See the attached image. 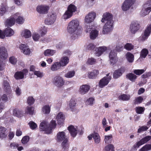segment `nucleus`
Segmentation results:
<instances>
[{
    "label": "nucleus",
    "instance_id": "nucleus-1",
    "mask_svg": "<svg viewBox=\"0 0 151 151\" xmlns=\"http://www.w3.org/2000/svg\"><path fill=\"white\" fill-rule=\"evenodd\" d=\"M101 21L102 22L105 23L103 28L102 33L105 35L110 33L113 29V21L112 20V15L109 13H104Z\"/></svg>",
    "mask_w": 151,
    "mask_h": 151
},
{
    "label": "nucleus",
    "instance_id": "nucleus-2",
    "mask_svg": "<svg viewBox=\"0 0 151 151\" xmlns=\"http://www.w3.org/2000/svg\"><path fill=\"white\" fill-rule=\"evenodd\" d=\"M79 25V22L77 19L72 20L68 24L67 31L71 35L72 39H75L77 37Z\"/></svg>",
    "mask_w": 151,
    "mask_h": 151
},
{
    "label": "nucleus",
    "instance_id": "nucleus-3",
    "mask_svg": "<svg viewBox=\"0 0 151 151\" xmlns=\"http://www.w3.org/2000/svg\"><path fill=\"white\" fill-rule=\"evenodd\" d=\"M94 24H86L85 30L86 33L89 34V37L91 40L95 39L98 36L99 30Z\"/></svg>",
    "mask_w": 151,
    "mask_h": 151
},
{
    "label": "nucleus",
    "instance_id": "nucleus-4",
    "mask_svg": "<svg viewBox=\"0 0 151 151\" xmlns=\"http://www.w3.org/2000/svg\"><path fill=\"white\" fill-rule=\"evenodd\" d=\"M96 17V14L94 12H89L86 15L84 19L85 23L88 24L93 22Z\"/></svg>",
    "mask_w": 151,
    "mask_h": 151
},
{
    "label": "nucleus",
    "instance_id": "nucleus-5",
    "mask_svg": "<svg viewBox=\"0 0 151 151\" xmlns=\"http://www.w3.org/2000/svg\"><path fill=\"white\" fill-rule=\"evenodd\" d=\"M111 75L108 73L106 76L101 79L99 83V87L102 88L107 85L111 79Z\"/></svg>",
    "mask_w": 151,
    "mask_h": 151
},
{
    "label": "nucleus",
    "instance_id": "nucleus-6",
    "mask_svg": "<svg viewBox=\"0 0 151 151\" xmlns=\"http://www.w3.org/2000/svg\"><path fill=\"white\" fill-rule=\"evenodd\" d=\"M135 0H125L122 6V9L124 11L129 10L134 4Z\"/></svg>",
    "mask_w": 151,
    "mask_h": 151
},
{
    "label": "nucleus",
    "instance_id": "nucleus-7",
    "mask_svg": "<svg viewBox=\"0 0 151 151\" xmlns=\"http://www.w3.org/2000/svg\"><path fill=\"white\" fill-rule=\"evenodd\" d=\"M53 82L58 87H62L64 84L65 81L63 78L60 76H56L54 78Z\"/></svg>",
    "mask_w": 151,
    "mask_h": 151
},
{
    "label": "nucleus",
    "instance_id": "nucleus-8",
    "mask_svg": "<svg viewBox=\"0 0 151 151\" xmlns=\"http://www.w3.org/2000/svg\"><path fill=\"white\" fill-rule=\"evenodd\" d=\"M28 70L25 69L21 71L16 72L14 75V78L17 80L21 79L23 78L28 73Z\"/></svg>",
    "mask_w": 151,
    "mask_h": 151
},
{
    "label": "nucleus",
    "instance_id": "nucleus-9",
    "mask_svg": "<svg viewBox=\"0 0 151 151\" xmlns=\"http://www.w3.org/2000/svg\"><path fill=\"white\" fill-rule=\"evenodd\" d=\"M139 25L138 22L133 21L130 26V31L131 33L134 34L139 29Z\"/></svg>",
    "mask_w": 151,
    "mask_h": 151
},
{
    "label": "nucleus",
    "instance_id": "nucleus-10",
    "mask_svg": "<svg viewBox=\"0 0 151 151\" xmlns=\"http://www.w3.org/2000/svg\"><path fill=\"white\" fill-rule=\"evenodd\" d=\"M49 8V6L43 4L39 5L37 7L36 11L39 14H45L48 12Z\"/></svg>",
    "mask_w": 151,
    "mask_h": 151
},
{
    "label": "nucleus",
    "instance_id": "nucleus-11",
    "mask_svg": "<svg viewBox=\"0 0 151 151\" xmlns=\"http://www.w3.org/2000/svg\"><path fill=\"white\" fill-rule=\"evenodd\" d=\"M19 48L21 52L25 55H29L31 53V50L29 47L26 44H21Z\"/></svg>",
    "mask_w": 151,
    "mask_h": 151
},
{
    "label": "nucleus",
    "instance_id": "nucleus-12",
    "mask_svg": "<svg viewBox=\"0 0 151 151\" xmlns=\"http://www.w3.org/2000/svg\"><path fill=\"white\" fill-rule=\"evenodd\" d=\"M56 14H54L48 15L45 21V24L48 25L53 24L56 20Z\"/></svg>",
    "mask_w": 151,
    "mask_h": 151
},
{
    "label": "nucleus",
    "instance_id": "nucleus-13",
    "mask_svg": "<svg viewBox=\"0 0 151 151\" xmlns=\"http://www.w3.org/2000/svg\"><path fill=\"white\" fill-rule=\"evenodd\" d=\"M109 58L110 64L112 65L116 63L118 60L116 54L114 50H112L110 52Z\"/></svg>",
    "mask_w": 151,
    "mask_h": 151
},
{
    "label": "nucleus",
    "instance_id": "nucleus-14",
    "mask_svg": "<svg viewBox=\"0 0 151 151\" xmlns=\"http://www.w3.org/2000/svg\"><path fill=\"white\" fill-rule=\"evenodd\" d=\"M8 56L7 50L4 47H0V60L5 61Z\"/></svg>",
    "mask_w": 151,
    "mask_h": 151
},
{
    "label": "nucleus",
    "instance_id": "nucleus-15",
    "mask_svg": "<svg viewBox=\"0 0 151 151\" xmlns=\"http://www.w3.org/2000/svg\"><path fill=\"white\" fill-rule=\"evenodd\" d=\"M65 116L62 112H59L56 116V119L58 124L62 125L63 124L65 119Z\"/></svg>",
    "mask_w": 151,
    "mask_h": 151
},
{
    "label": "nucleus",
    "instance_id": "nucleus-16",
    "mask_svg": "<svg viewBox=\"0 0 151 151\" xmlns=\"http://www.w3.org/2000/svg\"><path fill=\"white\" fill-rule=\"evenodd\" d=\"M107 50V47L105 46L99 47L95 49L96 55L98 57L100 56L104 52Z\"/></svg>",
    "mask_w": 151,
    "mask_h": 151
},
{
    "label": "nucleus",
    "instance_id": "nucleus-17",
    "mask_svg": "<svg viewBox=\"0 0 151 151\" xmlns=\"http://www.w3.org/2000/svg\"><path fill=\"white\" fill-rule=\"evenodd\" d=\"M56 139L58 142H63L65 139H68L64 132H59L57 134Z\"/></svg>",
    "mask_w": 151,
    "mask_h": 151
},
{
    "label": "nucleus",
    "instance_id": "nucleus-18",
    "mask_svg": "<svg viewBox=\"0 0 151 151\" xmlns=\"http://www.w3.org/2000/svg\"><path fill=\"white\" fill-rule=\"evenodd\" d=\"M71 136L73 137H75L78 132V129L76 126L71 125L68 127Z\"/></svg>",
    "mask_w": 151,
    "mask_h": 151
},
{
    "label": "nucleus",
    "instance_id": "nucleus-19",
    "mask_svg": "<svg viewBox=\"0 0 151 151\" xmlns=\"http://www.w3.org/2000/svg\"><path fill=\"white\" fill-rule=\"evenodd\" d=\"M21 36L22 37L25 39H28L32 36V33L31 31L27 29H24L21 32Z\"/></svg>",
    "mask_w": 151,
    "mask_h": 151
},
{
    "label": "nucleus",
    "instance_id": "nucleus-20",
    "mask_svg": "<svg viewBox=\"0 0 151 151\" xmlns=\"http://www.w3.org/2000/svg\"><path fill=\"white\" fill-rule=\"evenodd\" d=\"M148 54V56L150 58H151V47L149 53L147 49L146 48L143 49L140 52V57L139 59L140 58H145Z\"/></svg>",
    "mask_w": 151,
    "mask_h": 151
},
{
    "label": "nucleus",
    "instance_id": "nucleus-21",
    "mask_svg": "<svg viewBox=\"0 0 151 151\" xmlns=\"http://www.w3.org/2000/svg\"><path fill=\"white\" fill-rule=\"evenodd\" d=\"M90 88V86L88 85H83L81 86L79 89V92L82 94H84L88 92Z\"/></svg>",
    "mask_w": 151,
    "mask_h": 151
},
{
    "label": "nucleus",
    "instance_id": "nucleus-22",
    "mask_svg": "<svg viewBox=\"0 0 151 151\" xmlns=\"http://www.w3.org/2000/svg\"><path fill=\"white\" fill-rule=\"evenodd\" d=\"M99 71L94 70L91 71L89 72L87 74L88 77L90 79L95 78L99 75Z\"/></svg>",
    "mask_w": 151,
    "mask_h": 151
},
{
    "label": "nucleus",
    "instance_id": "nucleus-23",
    "mask_svg": "<svg viewBox=\"0 0 151 151\" xmlns=\"http://www.w3.org/2000/svg\"><path fill=\"white\" fill-rule=\"evenodd\" d=\"M69 58L67 56H63L60 59L59 63L62 67L66 66L69 63Z\"/></svg>",
    "mask_w": 151,
    "mask_h": 151
},
{
    "label": "nucleus",
    "instance_id": "nucleus-24",
    "mask_svg": "<svg viewBox=\"0 0 151 151\" xmlns=\"http://www.w3.org/2000/svg\"><path fill=\"white\" fill-rule=\"evenodd\" d=\"M151 139V136H147L142 139L137 143V146L139 147V146L146 143Z\"/></svg>",
    "mask_w": 151,
    "mask_h": 151
},
{
    "label": "nucleus",
    "instance_id": "nucleus-25",
    "mask_svg": "<svg viewBox=\"0 0 151 151\" xmlns=\"http://www.w3.org/2000/svg\"><path fill=\"white\" fill-rule=\"evenodd\" d=\"M14 16L16 18L17 22L18 24H22L24 22V19L22 16L20 15V13H17L14 14Z\"/></svg>",
    "mask_w": 151,
    "mask_h": 151
},
{
    "label": "nucleus",
    "instance_id": "nucleus-26",
    "mask_svg": "<svg viewBox=\"0 0 151 151\" xmlns=\"http://www.w3.org/2000/svg\"><path fill=\"white\" fill-rule=\"evenodd\" d=\"M40 128L41 130L45 131V133L47 134L49 130V126L47 121H44L42 122L40 124Z\"/></svg>",
    "mask_w": 151,
    "mask_h": 151
},
{
    "label": "nucleus",
    "instance_id": "nucleus-27",
    "mask_svg": "<svg viewBox=\"0 0 151 151\" xmlns=\"http://www.w3.org/2000/svg\"><path fill=\"white\" fill-rule=\"evenodd\" d=\"M37 31L40 34L41 36L45 35L47 31V27L44 25H42L40 27Z\"/></svg>",
    "mask_w": 151,
    "mask_h": 151
},
{
    "label": "nucleus",
    "instance_id": "nucleus-28",
    "mask_svg": "<svg viewBox=\"0 0 151 151\" xmlns=\"http://www.w3.org/2000/svg\"><path fill=\"white\" fill-rule=\"evenodd\" d=\"M124 71V68H122L115 70L113 73V77L114 78H118L122 75Z\"/></svg>",
    "mask_w": 151,
    "mask_h": 151
},
{
    "label": "nucleus",
    "instance_id": "nucleus-29",
    "mask_svg": "<svg viewBox=\"0 0 151 151\" xmlns=\"http://www.w3.org/2000/svg\"><path fill=\"white\" fill-rule=\"evenodd\" d=\"M57 125L56 121L55 120L52 119L50 122V123L48 125L49 128L48 131L47 132V134L51 133L52 129H55Z\"/></svg>",
    "mask_w": 151,
    "mask_h": 151
},
{
    "label": "nucleus",
    "instance_id": "nucleus-30",
    "mask_svg": "<svg viewBox=\"0 0 151 151\" xmlns=\"http://www.w3.org/2000/svg\"><path fill=\"white\" fill-rule=\"evenodd\" d=\"M3 87L4 91L7 93H10L12 92L10 87L9 83L7 81H4Z\"/></svg>",
    "mask_w": 151,
    "mask_h": 151
},
{
    "label": "nucleus",
    "instance_id": "nucleus-31",
    "mask_svg": "<svg viewBox=\"0 0 151 151\" xmlns=\"http://www.w3.org/2000/svg\"><path fill=\"white\" fill-rule=\"evenodd\" d=\"M76 100L71 99L68 104V106L72 111H74L76 109Z\"/></svg>",
    "mask_w": 151,
    "mask_h": 151
},
{
    "label": "nucleus",
    "instance_id": "nucleus-32",
    "mask_svg": "<svg viewBox=\"0 0 151 151\" xmlns=\"http://www.w3.org/2000/svg\"><path fill=\"white\" fill-rule=\"evenodd\" d=\"M151 10L150 9L142 6V8L140 13V15L142 17H145L148 15L150 12Z\"/></svg>",
    "mask_w": 151,
    "mask_h": 151
},
{
    "label": "nucleus",
    "instance_id": "nucleus-33",
    "mask_svg": "<svg viewBox=\"0 0 151 151\" xmlns=\"http://www.w3.org/2000/svg\"><path fill=\"white\" fill-rule=\"evenodd\" d=\"M4 31L5 36L6 37H11L12 36L14 33L13 30L9 27L6 28Z\"/></svg>",
    "mask_w": 151,
    "mask_h": 151
},
{
    "label": "nucleus",
    "instance_id": "nucleus-34",
    "mask_svg": "<svg viewBox=\"0 0 151 151\" xmlns=\"http://www.w3.org/2000/svg\"><path fill=\"white\" fill-rule=\"evenodd\" d=\"M125 57L129 63H132L134 60V55L130 52H127L125 55Z\"/></svg>",
    "mask_w": 151,
    "mask_h": 151
},
{
    "label": "nucleus",
    "instance_id": "nucleus-35",
    "mask_svg": "<svg viewBox=\"0 0 151 151\" xmlns=\"http://www.w3.org/2000/svg\"><path fill=\"white\" fill-rule=\"evenodd\" d=\"M51 109V106L48 105H45L43 106L42 109V112L45 114H48L50 113Z\"/></svg>",
    "mask_w": 151,
    "mask_h": 151
},
{
    "label": "nucleus",
    "instance_id": "nucleus-36",
    "mask_svg": "<svg viewBox=\"0 0 151 151\" xmlns=\"http://www.w3.org/2000/svg\"><path fill=\"white\" fill-rule=\"evenodd\" d=\"M7 129L5 128L1 127H0V138H3L6 136Z\"/></svg>",
    "mask_w": 151,
    "mask_h": 151
},
{
    "label": "nucleus",
    "instance_id": "nucleus-37",
    "mask_svg": "<svg viewBox=\"0 0 151 151\" xmlns=\"http://www.w3.org/2000/svg\"><path fill=\"white\" fill-rule=\"evenodd\" d=\"M62 67L59 62L54 63L51 67L50 69L52 71H55L59 69Z\"/></svg>",
    "mask_w": 151,
    "mask_h": 151
},
{
    "label": "nucleus",
    "instance_id": "nucleus-38",
    "mask_svg": "<svg viewBox=\"0 0 151 151\" xmlns=\"http://www.w3.org/2000/svg\"><path fill=\"white\" fill-rule=\"evenodd\" d=\"M32 39L34 41H38L41 37V35L37 31L34 32L32 35Z\"/></svg>",
    "mask_w": 151,
    "mask_h": 151
},
{
    "label": "nucleus",
    "instance_id": "nucleus-39",
    "mask_svg": "<svg viewBox=\"0 0 151 151\" xmlns=\"http://www.w3.org/2000/svg\"><path fill=\"white\" fill-rule=\"evenodd\" d=\"M63 150L64 151H68L69 145L68 143V140L65 139L63 141L61 144Z\"/></svg>",
    "mask_w": 151,
    "mask_h": 151
},
{
    "label": "nucleus",
    "instance_id": "nucleus-40",
    "mask_svg": "<svg viewBox=\"0 0 151 151\" xmlns=\"http://www.w3.org/2000/svg\"><path fill=\"white\" fill-rule=\"evenodd\" d=\"M56 52V50L50 49H47L45 50L43 54L45 56H51L54 55Z\"/></svg>",
    "mask_w": 151,
    "mask_h": 151
},
{
    "label": "nucleus",
    "instance_id": "nucleus-41",
    "mask_svg": "<svg viewBox=\"0 0 151 151\" xmlns=\"http://www.w3.org/2000/svg\"><path fill=\"white\" fill-rule=\"evenodd\" d=\"M93 139L95 143L96 144H99L101 142V137L97 133H93Z\"/></svg>",
    "mask_w": 151,
    "mask_h": 151
},
{
    "label": "nucleus",
    "instance_id": "nucleus-42",
    "mask_svg": "<svg viewBox=\"0 0 151 151\" xmlns=\"http://www.w3.org/2000/svg\"><path fill=\"white\" fill-rule=\"evenodd\" d=\"M16 18L14 17V15L11 16L9 19L6 21V24L10 26L13 25L15 22Z\"/></svg>",
    "mask_w": 151,
    "mask_h": 151
},
{
    "label": "nucleus",
    "instance_id": "nucleus-43",
    "mask_svg": "<svg viewBox=\"0 0 151 151\" xmlns=\"http://www.w3.org/2000/svg\"><path fill=\"white\" fill-rule=\"evenodd\" d=\"M127 78L132 82H135L137 78V76L134 73H130L127 74Z\"/></svg>",
    "mask_w": 151,
    "mask_h": 151
},
{
    "label": "nucleus",
    "instance_id": "nucleus-44",
    "mask_svg": "<svg viewBox=\"0 0 151 151\" xmlns=\"http://www.w3.org/2000/svg\"><path fill=\"white\" fill-rule=\"evenodd\" d=\"M150 34L144 31L143 33L139 37V40L140 41H144L147 39Z\"/></svg>",
    "mask_w": 151,
    "mask_h": 151
},
{
    "label": "nucleus",
    "instance_id": "nucleus-45",
    "mask_svg": "<svg viewBox=\"0 0 151 151\" xmlns=\"http://www.w3.org/2000/svg\"><path fill=\"white\" fill-rule=\"evenodd\" d=\"M76 10V7L75 5L70 4L68 7L67 11L73 15V14L75 12Z\"/></svg>",
    "mask_w": 151,
    "mask_h": 151
},
{
    "label": "nucleus",
    "instance_id": "nucleus-46",
    "mask_svg": "<svg viewBox=\"0 0 151 151\" xmlns=\"http://www.w3.org/2000/svg\"><path fill=\"white\" fill-rule=\"evenodd\" d=\"M73 15L67 10L65 12L62 17V19L64 21L70 18Z\"/></svg>",
    "mask_w": 151,
    "mask_h": 151
},
{
    "label": "nucleus",
    "instance_id": "nucleus-47",
    "mask_svg": "<svg viewBox=\"0 0 151 151\" xmlns=\"http://www.w3.org/2000/svg\"><path fill=\"white\" fill-rule=\"evenodd\" d=\"M95 103V99L93 97H90L85 102V104L87 106H92Z\"/></svg>",
    "mask_w": 151,
    "mask_h": 151
},
{
    "label": "nucleus",
    "instance_id": "nucleus-48",
    "mask_svg": "<svg viewBox=\"0 0 151 151\" xmlns=\"http://www.w3.org/2000/svg\"><path fill=\"white\" fill-rule=\"evenodd\" d=\"M75 74V72L74 70L68 71L64 75V77L67 78H71L73 77Z\"/></svg>",
    "mask_w": 151,
    "mask_h": 151
},
{
    "label": "nucleus",
    "instance_id": "nucleus-49",
    "mask_svg": "<svg viewBox=\"0 0 151 151\" xmlns=\"http://www.w3.org/2000/svg\"><path fill=\"white\" fill-rule=\"evenodd\" d=\"M13 114L18 117H21L22 116V111L18 109H15L13 110Z\"/></svg>",
    "mask_w": 151,
    "mask_h": 151
},
{
    "label": "nucleus",
    "instance_id": "nucleus-50",
    "mask_svg": "<svg viewBox=\"0 0 151 151\" xmlns=\"http://www.w3.org/2000/svg\"><path fill=\"white\" fill-rule=\"evenodd\" d=\"M130 98V96L129 94H123L121 95L119 97V99L123 101H128Z\"/></svg>",
    "mask_w": 151,
    "mask_h": 151
},
{
    "label": "nucleus",
    "instance_id": "nucleus-51",
    "mask_svg": "<svg viewBox=\"0 0 151 151\" xmlns=\"http://www.w3.org/2000/svg\"><path fill=\"white\" fill-rule=\"evenodd\" d=\"M124 48L127 50L130 51L134 49V46L130 43H127L124 46Z\"/></svg>",
    "mask_w": 151,
    "mask_h": 151
},
{
    "label": "nucleus",
    "instance_id": "nucleus-52",
    "mask_svg": "<svg viewBox=\"0 0 151 151\" xmlns=\"http://www.w3.org/2000/svg\"><path fill=\"white\" fill-rule=\"evenodd\" d=\"M7 11V7L6 5L2 4L0 8V15L3 16Z\"/></svg>",
    "mask_w": 151,
    "mask_h": 151
},
{
    "label": "nucleus",
    "instance_id": "nucleus-53",
    "mask_svg": "<svg viewBox=\"0 0 151 151\" xmlns=\"http://www.w3.org/2000/svg\"><path fill=\"white\" fill-rule=\"evenodd\" d=\"M112 139V136L111 134H109L105 135L104 141L106 143H109L111 142Z\"/></svg>",
    "mask_w": 151,
    "mask_h": 151
},
{
    "label": "nucleus",
    "instance_id": "nucleus-54",
    "mask_svg": "<svg viewBox=\"0 0 151 151\" xmlns=\"http://www.w3.org/2000/svg\"><path fill=\"white\" fill-rule=\"evenodd\" d=\"M35 108L32 107H27L26 109V112L30 115H33L34 113Z\"/></svg>",
    "mask_w": 151,
    "mask_h": 151
},
{
    "label": "nucleus",
    "instance_id": "nucleus-55",
    "mask_svg": "<svg viewBox=\"0 0 151 151\" xmlns=\"http://www.w3.org/2000/svg\"><path fill=\"white\" fill-rule=\"evenodd\" d=\"M10 97H9L8 98L7 95L5 94H4L1 96L0 99L1 102L5 103L8 101L9 99H10Z\"/></svg>",
    "mask_w": 151,
    "mask_h": 151
},
{
    "label": "nucleus",
    "instance_id": "nucleus-56",
    "mask_svg": "<svg viewBox=\"0 0 151 151\" xmlns=\"http://www.w3.org/2000/svg\"><path fill=\"white\" fill-rule=\"evenodd\" d=\"M151 150V144L146 145L142 147L140 151H148Z\"/></svg>",
    "mask_w": 151,
    "mask_h": 151
},
{
    "label": "nucleus",
    "instance_id": "nucleus-57",
    "mask_svg": "<svg viewBox=\"0 0 151 151\" xmlns=\"http://www.w3.org/2000/svg\"><path fill=\"white\" fill-rule=\"evenodd\" d=\"M104 149L106 151H114V146L112 144H109L106 146Z\"/></svg>",
    "mask_w": 151,
    "mask_h": 151
},
{
    "label": "nucleus",
    "instance_id": "nucleus-58",
    "mask_svg": "<svg viewBox=\"0 0 151 151\" xmlns=\"http://www.w3.org/2000/svg\"><path fill=\"white\" fill-rule=\"evenodd\" d=\"M145 71L144 69H135L134 70V73L137 75H140L143 73Z\"/></svg>",
    "mask_w": 151,
    "mask_h": 151
},
{
    "label": "nucleus",
    "instance_id": "nucleus-59",
    "mask_svg": "<svg viewBox=\"0 0 151 151\" xmlns=\"http://www.w3.org/2000/svg\"><path fill=\"white\" fill-rule=\"evenodd\" d=\"M30 128L32 130H34L37 127L36 123L33 121H30L28 123Z\"/></svg>",
    "mask_w": 151,
    "mask_h": 151
},
{
    "label": "nucleus",
    "instance_id": "nucleus-60",
    "mask_svg": "<svg viewBox=\"0 0 151 151\" xmlns=\"http://www.w3.org/2000/svg\"><path fill=\"white\" fill-rule=\"evenodd\" d=\"M96 62V60L93 58H90L88 59L86 62V63L88 65H92L94 64Z\"/></svg>",
    "mask_w": 151,
    "mask_h": 151
},
{
    "label": "nucleus",
    "instance_id": "nucleus-61",
    "mask_svg": "<svg viewBox=\"0 0 151 151\" xmlns=\"http://www.w3.org/2000/svg\"><path fill=\"white\" fill-rule=\"evenodd\" d=\"M86 49L87 50H93L95 47V46L92 43H89L86 45Z\"/></svg>",
    "mask_w": 151,
    "mask_h": 151
},
{
    "label": "nucleus",
    "instance_id": "nucleus-62",
    "mask_svg": "<svg viewBox=\"0 0 151 151\" xmlns=\"http://www.w3.org/2000/svg\"><path fill=\"white\" fill-rule=\"evenodd\" d=\"M145 110L144 107H137L136 108V112L138 114H142L144 112Z\"/></svg>",
    "mask_w": 151,
    "mask_h": 151
},
{
    "label": "nucleus",
    "instance_id": "nucleus-63",
    "mask_svg": "<svg viewBox=\"0 0 151 151\" xmlns=\"http://www.w3.org/2000/svg\"><path fill=\"white\" fill-rule=\"evenodd\" d=\"M143 100V99L142 97L139 96L135 98L134 103L135 104H139L142 102Z\"/></svg>",
    "mask_w": 151,
    "mask_h": 151
},
{
    "label": "nucleus",
    "instance_id": "nucleus-64",
    "mask_svg": "<svg viewBox=\"0 0 151 151\" xmlns=\"http://www.w3.org/2000/svg\"><path fill=\"white\" fill-rule=\"evenodd\" d=\"M151 10V0L147 1L143 5Z\"/></svg>",
    "mask_w": 151,
    "mask_h": 151
}]
</instances>
